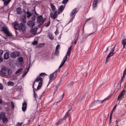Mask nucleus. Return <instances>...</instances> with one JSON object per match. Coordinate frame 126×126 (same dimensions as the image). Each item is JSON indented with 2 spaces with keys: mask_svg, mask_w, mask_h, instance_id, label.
Masks as SVG:
<instances>
[{
  "mask_svg": "<svg viewBox=\"0 0 126 126\" xmlns=\"http://www.w3.org/2000/svg\"><path fill=\"white\" fill-rule=\"evenodd\" d=\"M72 47H70L68 48L66 55L64 57L63 60L62 61L61 63L59 66V68L61 67L65 63L67 60V58L68 56H70L71 52V51Z\"/></svg>",
  "mask_w": 126,
  "mask_h": 126,
  "instance_id": "f257e3e1",
  "label": "nucleus"
},
{
  "mask_svg": "<svg viewBox=\"0 0 126 126\" xmlns=\"http://www.w3.org/2000/svg\"><path fill=\"white\" fill-rule=\"evenodd\" d=\"M0 72L4 76L8 75H11L12 73V71L11 69L7 68L6 67H3L0 70Z\"/></svg>",
  "mask_w": 126,
  "mask_h": 126,
  "instance_id": "f03ea898",
  "label": "nucleus"
},
{
  "mask_svg": "<svg viewBox=\"0 0 126 126\" xmlns=\"http://www.w3.org/2000/svg\"><path fill=\"white\" fill-rule=\"evenodd\" d=\"M2 31L4 32L7 36H12V33H10L8 30V28L5 27H4L2 28Z\"/></svg>",
  "mask_w": 126,
  "mask_h": 126,
  "instance_id": "7ed1b4c3",
  "label": "nucleus"
},
{
  "mask_svg": "<svg viewBox=\"0 0 126 126\" xmlns=\"http://www.w3.org/2000/svg\"><path fill=\"white\" fill-rule=\"evenodd\" d=\"M19 55V53L17 51H14L12 52L11 54V57L15 58L16 57L18 56Z\"/></svg>",
  "mask_w": 126,
  "mask_h": 126,
  "instance_id": "20e7f679",
  "label": "nucleus"
},
{
  "mask_svg": "<svg viewBox=\"0 0 126 126\" xmlns=\"http://www.w3.org/2000/svg\"><path fill=\"white\" fill-rule=\"evenodd\" d=\"M28 25L30 28H32L35 25V23L34 21L30 20L27 22Z\"/></svg>",
  "mask_w": 126,
  "mask_h": 126,
  "instance_id": "39448f33",
  "label": "nucleus"
},
{
  "mask_svg": "<svg viewBox=\"0 0 126 126\" xmlns=\"http://www.w3.org/2000/svg\"><path fill=\"white\" fill-rule=\"evenodd\" d=\"M107 99H105L103 100H97L95 101L94 102H92L91 105H94L95 104H98L99 103H102L105 100H106Z\"/></svg>",
  "mask_w": 126,
  "mask_h": 126,
  "instance_id": "423d86ee",
  "label": "nucleus"
},
{
  "mask_svg": "<svg viewBox=\"0 0 126 126\" xmlns=\"http://www.w3.org/2000/svg\"><path fill=\"white\" fill-rule=\"evenodd\" d=\"M20 30H21L22 32H24L26 28L25 24L24 23H21L20 24Z\"/></svg>",
  "mask_w": 126,
  "mask_h": 126,
  "instance_id": "0eeeda50",
  "label": "nucleus"
},
{
  "mask_svg": "<svg viewBox=\"0 0 126 126\" xmlns=\"http://www.w3.org/2000/svg\"><path fill=\"white\" fill-rule=\"evenodd\" d=\"M126 91L124 90L120 93L119 95L118 96L117 99L119 100L126 93Z\"/></svg>",
  "mask_w": 126,
  "mask_h": 126,
  "instance_id": "6e6552de",
  "label": "nucleus"
},
{
  "mask_svg": "<svg viewBox=\"0 0 126 126\" xmlns=\"http://www.w3.org/2000/svg\"><path fill=\"white\" fill-rule=\"evenodd\" d=\"M57 12H53L54 13L53 15V13H51L50 15V16L53 19H55L57 17Z\"/></svg>",
  "mask_w": 126,
  "mask_h": 126,
  "instance_id": "1a4fd4ad",
  "label": "nucleus"
},
{
  "mask_svg": "<svg viewBox=\"0 0 126 126\" xmlns=\"http://www.w3.org/2000/svg\"><path fill=\"white\" fill-rule=\"evenodd\" d=\"M57 73L56 71L53 72L52 74H51L49 77L50 79H54L55 76H56Z\"/></svg>",
  "mask_w": 126,
  "mask_h": 126,
  "instance_id": "9d476101",
  "label": "nucleus"
},
{
  "mask_svg": "<svg viewBox=\"0 0 126 126\" xmlns=\"http://www.w3.org/2000/svg\"><path fill=\"white\" fill-rule=\"evenodd\" d=\"M126 75V68L125 69L124 71L123 72V76L121 78V83H122L124 79L125 78Z\"/></svg>",
  "mask_w": 126,
  "mask_h": 126,
  "instance_id": "9b49d317",
  "label": "nucleus"
},
{
  "mask_svg": "<svg viewBox=\"0 0 126 126\" xmlns=\"http://www.w3.org/2000/svg\"><path fill=\"white\" fill-rule=\"evenodd\" d=\"M27 104L26 102H24L22 103V110L23 111H24L26 110L27 108Z\"/></svg>",
  "mask_w": 126,
  "mask_h": 126,
  "instance_id": "f8f14e48",
  "label": "nucleus"
},
{
  "mask_svg": "<svg viewBox=\"0 0 126 126\" xmlns=\"http://www.w3.org/2000/svg\"><path fill=\"white\" fill-rule=\"evenodd\" d=\"M14 27L15 29L16 30L20 29V26L18 24V23L16 22L14 24Z\"/></svg>",
  "mask_w": 126,
  "mask_h": 126,
  "instance_id": "ddd939ff",
  "label": "nucleus"
},
{
  "mask_svg": "<svg viewBox=\"0 0 126 126\" xmlns=\"http://www.w3.org/2000/svg\"><path fill=\"white\" fill-rule=\"evenodd\" d=\"M50 7L53 12H57V10L56 8L53 4H50Z\"/></svg>",
  "mask_w": 126,
  "mask_h": 126,
  "instance_id": "4468645a",
  "label": "nucleus"
},
{
  "mask_svg": "<svg viewBox=\"0 0 126 126\" xmlns=\"http://www.w3.org/2000/svg\"><path fill=\"white\" fill-rule=\"evenodd\" d=\"M122 43L123 45V48L124 49L125 48L126 45V39L123 38L122 40Z\"/></svg>",
  "mask_w": 126,
  "mask_h": 126,
  "instance_id": "2eb2a0df",
  "label": "nucleus"
},
{
  "mask_svg": "<svg viewBox=\"0 0 126 126\" xmlns=\"http://www.w3.org/2000/svg\"><path fill=\"white\" fill-rule=\"evenodd\" d=\"M98 0H94L93 4V9L94 10L96 7L97 3Z\"/></svg>",
  "mask_w": 126,
  "mask_h": 126,
  "instance_id": "dca6fc26",
  "label": "nucleus"
},
{
  "mask_svg": "<svg viewBox=\"0 0 126 126\" xmlns=\"http://www.w3.org/2000/svg\"><path fill=\"white\" fill-rule=\"evenodd\" d=\"M9 57V54L8 52H6L4 55V58L5 60H7Z\"/></svg>",
  "mask_w": 126,
  "mask_h": 126,
  "instance_id": "f3484780",
  "label": "nucleus"
},
{
  "mask_svg": "<svg viewBox=\"0 0 126 126\" xmlns=\"http://www.w3.org/2000/svg\"><path fill=\"white\" fill-rule=\"evenodd\" d=\"M43 17L42 15L40 16L37 17V22L39 23L42 21L44 20Z\"/></svg>",
  "mask_w": 126,
  "mask_h": 126,
  "instance_id": "a211bd4d",
  "label": "nucleus"
},
{
  "mask_svg": "<svg viewBox=\"0 0 126 126\" xmlns=\"http://www.w3.org/2000/svg\"><path fill=\"white\" fill-rule=\"evenodd\" d=\"M16 11L18 14L20 15L22 13L21 9L20 7H18L16 9Z\"/></svg>",
  "mask_w": 126,
  "mask_h": 126,
  "instance_id": "6ab92c4d",
  "label": "nucleus"
},
{
  "mask_svg": "<svg viewBox=\"0 0 126 126\" xmlns=\"http://www.w3.org/2000/svg\"><path fill=\"white\" fill-rule=\"evenodd\" d=\"M76 9H74L71 12L70 14V15L71 16H72L73 15H75L77 13Z\"/></svg>",
  "mask_w": 126,
  "mask_h": 126,
  "instance_id": "aec40b11",
  "label": "nucleus"
},
{
  "mask_svg": "<svg viewBox=\"0 0 126 126\" xmlns=\"http://www.w3.org/2000/svg\"><path fill=\"white\" fill-rule=\"evenodd\" d=\"M30 67L27 69L23 73L22 75V76L23 77H24L28 73L29 71V69Z\"/></svg>",
  "mask_w": 126,
  "mask_h": 126,
  "instance_id": "412c9836",
  "label": "nucleus"
},
{
  "mask_svg": "<svg viewBox=\"0 0 126 126\" xmlns=\"http://www.w3.org/2000/svg\"><path fill=\"white\" fill-rule=\"evenodd\" d=\"M23 59L22 57H20L17 59V62L20 63L23 62Z\"/></svg>",
  "mask_w": 126,
  "mask_h": 126,
  "instance_id": "4be33fe9",
  "label": "nucleus"
},
{
  "mask_svg": "<svg viewBox=\"0 0 126 126\" xmlns=\"http://www.w3.org/2000/svg\"><path fill=\"white\" fill-rule=\"evenodd\" d=\"M42 80V79L40 77H37V78L35 80L34 82H39V81H40V82Z\"/></svg>",
  "mask_w": 126,
  "mask_h": 126,
  "instance_id": "5701e85b",
  "label": "nucleus"
},
{
  "mask_svg": "<svg viewBox=\"0 0 126 126\" xmlns=\"http://www.w3.org/2000/svg\"><path fill=\"white\" fill-rule=\"evenodd\" d=\"M115 53V52H114V53H113L111 52H110L108 54V55L107 56V58H109L111 56L113 55Z\"/></svg>",
  "mask_w": 126,
  "mask_h": 126,
  "instance_id": "b1692460",
  "label": "nucleus"
},
{
  "mask_svg": "<svg viewBox=\"0 0 126 126\" xmlns=\"http://www.w3.org/2000/svg\"><path fill=\"white\" fill-rule=\"evenodd\" d=\"M5 117V114L2 113L0 114V120H1L3 118Z\"/></svg>",
  "mask_w": 126,
  "mask_h": 126,
  "instance_id": "393cba45",
  "label": "nucleus"
},
{
  "mask_svg": "<svg viewBox=\"0 0 126 126\" xmlns=\"http://www.w3.org/2000/svg\"><path fill=\"white\" fill-rule=\"evenodd\" d=\"M48 36L49 37L50 39L51 40H53L54 39V37L53 35L51 33H48Z\"/></svg>",
  "mask_w": 126,
  "mask_h": 126,
  "instance_id": "a878e982",
  "label": "nucleus"
},
{
  "mask_svg": "<svg viewBox=\"0 0 126 126\" xmlns=\"http://www.w3.org/2000/svg\"><path fill=\"white\" fill-rule=\"evenodd\" d=\"M64 7L63 5H61L59 7V12H61L64 9Z\"/></svg>",
  "mask_w": 126,
  "mask_h": 126,
  "instance_id": "bb28decb",
  "label": "nucleus"
},
{
  "mask_svg": "<svg viewBox=\"0 0 126 126\" xmlns=\"http://www.w3.org/2000/svg\"><path fill=\"white\" fill-rule=\"evenodd\" d=\"M26 13L27 15V17L28 18H30L32 16L31 13L29 11L27 12Z\"/></svg>",
  "mask_w": 126,
  "mask_h": 126,
  "instance_id": "cd10ccee",
  "label": "nucleus"
},
{
  "mask_svg": "<svg viewBox=\"0 0 126 126\" xmlns=\"http://www.w3.org/2000/svg\"><path fill=\"white\" fill-rule=\"evenodd\" d=\"M7 84L9 86H12L14 85V83L12 81H10L7 83Z\"/></svg>",
  "mask_w": 126,
  "mask_h": 126,
  "instance_id": "c85d7f7f",
  "label": "nucleus"
},
{
  "mask_svg": "<svg viewBox=\"0 0 126 126\" xmlns=\"http://www.w3.org/2000/svg\"><path fill=\"white\" fill-rule=\"evenodd\" d=\"M10 1L11 0H5L4 1H4V5H7L9 3Z\"/></svg>",
  "mask_w": 126,
  "mask_h": 126,
  "instance_id": "c756f323",
  "label": "nucleus"
},
{
  "mask_svg": "<svg viewBox=\"0 0 126 126\" xmlns=\"http://www.w3.org/2000/svg\"><path fill=\"white\" fill-rule=\"evenodd\" d=\"M1 120L3 121V122L5 123H6L8 121L7 118L5 117H4V118H2Z\"/></svg>",
  "mask_w": 126,
  "mask_h": 126,
  "instance_id": "7c9ffc66",
  "label": "nucleus"
},
{
  "mask_svg": "<svg viewBox=\"0 0 126 126\" xmlns=\"http://www.w3.org/2000/svg\"><path fill=\"white\" fill-rule=\"evenodd\" d=\"M32 17H31V19L32 20V21H34L36 18V17L35 15H33L32 16Z\"/></svg>",
  "mask_w": 126,
  "mask_h": 126,
  "instance_id": "2f4dec72",
  "label": "nucleus"
},
{
  "mask_svg": "<svg viewBox=\"0 0 126 126\" xmlns=\"http://www.w3.org/2000/svg\"><path fill=\"white\" fill-rule=\"evenodd\" d=\"M22 70V69L21 68L18 69L17 71H16L15 73L16 74H17L18 73L21 72Z\"/></svg>",
  "mask_w": 126,
  "mask_h": 126,
  "instance_id": "473e14b6",
  "label": "nucleus"
},
{
  "mask_svg": "<svg viewBox=\"0 0 126 126\" xmlns=\"http://www.w3.org/2000/svg\"><path fill=\"white\" fill-rule=\"evenodd\" d=\"M42 84L41 82H39L37 88V90H38L40 89L42 85Z\"/></svg>",
  "mask_w": 126,
  "mask_h": 126,
  "instance_id": "72a5a7b5",
  "label": "nucleus"
},
{
  "mask_svg": "<svg viewBox=\"0 0 126 126\" xmlns=\"http://www.w3.org/2000/svg\"><path fill=\"white\" fill-rule=\"evenodd\" d=\"M33 91L34 92V95H33V97L34 98L36 101V98L37 97V95L35 93V92L34 90H33Z\"/></svg>",
  "mask_w": 126,
  "mask_h": 126,
  "instance_id": "f704fd0d",
  "label": "nucleus"
},
{
  "mask_svg": "<svg viewBox=\"0 0 126 126\" xmlns=\"http://www.w3.org/2000/svg\"><path fill=\"white\" fill-rule=\"evenodd\" d=\"M68 113H66L65 115H64V118L62 119V121L64 120L67 117L68 115Z\"/></svg>",
  "mask_w": 126,
  "mask_h": 126,
  "instance_id": "c9c22d12",
  "label": "nucleus"
},
{
  "mask_svg": "<svg viewBox=\"0 0 126 126\" xmlns=\"http://www.w3.org/2000/svg\"><path fill=\"white\" fill-rule=\"evenodd\" d=\"M113 112L112 111H111V113H110V117L109 122L110 123L111 122V119L112 118V114H113Z\"/></svg>",
  "mask_w": 126,
  "mask_h": 126,
  "instance_id": "e433bc0d",
  "label": "nucleus"
},
{
  "mask_svg": "<svg viewBox=\"0 0 126 126\" xmlns=\"http://www.w3.org/2000/svg\"><path fill=\"white\" fill-rule=\"evenodd\" d=\"M45 45L44 43H40L38 46V47H40L43 46Z\"/></svg>",
  "mask_w": 126,
  "mask_h": 126,
  "instance_id": "4c0bfd02",
  "label": "nucleus"
},
{
  "mask_svg": "<svg viewBox=\"0 0 126 126\" xmlns=\"http://www.w3.org/2000/svg\"><path fill=\"white\" fill-rule=\"evenodd\" d=\"M61 84V82L60 81L56 85V88L57 89L59 87V86H60Z\"/></svg>",
  "mask_w": 126,
  "mask_h": 126,
  "instance_id": "58836bf2",
  "label": "nucleus"
},
{
  "mask_svg": "<svg viewBox=\"0 0 126 126\" xmlns=\"http://www.w3.org/2000/svg\"><path fill=\"white\" fill-rule=\"evenodd\" d=\"M11 106L12 107V109H13L14 108V104L13 102L12 101L11 102Z\"/></svg>",
  "mask_w": 126,
  "mask_h": 126,
  "instance_id": "ea45409f",
  "label": "nucleus"
},
{
  "mask_svg": "<svg viewBox=\"0 0 126 126\" xmlns=\"http://www.w3.org/2000/svg\"><path fill=\"white\" fill-rule=\"evenodd\" d=\"M59 51H58V50H56V49L55 50V54L57 55L58 56V55L59 54Z\"/></svg>",
  "mask_w": 126,
  "mask_h": 126,
  "instance_id": "a19ab883",
  "label": "nucleus"
},
{
  "mask_svg": "<svg viewBox=\"0 0 126 126\" xmlns=\"http://www.w3.org/2000/svg\"><path fill=\"white\" fill-rule=\"evenodd\" d=\"M62 121H62V119L61 120H59L58 121V122H57V123H56V124L57 125H58L60 124H61V122Z\"/></svg>",
  "mask_w": 126,
  "mask_h": 126,
  "instance_id": "79ce46f5",
  "label": "nucleus"
},
{
  "mask_svg": "<svg viewBox=\"0 0 126 126\" xmlns=\"http://www.w3.org/2000/svg\"><path fill=\"white\" fill-rule=\"evenodd\" d=\"M72 109V108L71 107V106H70V107H69V110H68V111H67V112H66V113H69V112Z\"/></svg>",
  "mask_w": 126,
  "mask_h": 126,
  "instance_id": "37998d69",
  "label": "nucleus"
},
{
  "mask_svg": "<svg viewBox=\"0 0 126 126\" xmlns=\"http://www.w3.org/2000/svg\"><path fill=\"white\" fill-rule=\"evenodd\" d=\"M78 35L77 36L75 40V41L74 42V44L75 45L76 44V43H77V42L78 41Z\"/></svg>",
  "mask_w": 126,
  "mask_h": 126,
  "instance_id": "c03bdc74",
  "label": "nucleus"
},
{
  "mask_svg": "<svg viewBox=\"0 0 126 126\" xmlns=\"http://www.w3.org/2000/svg\"><path fill=\"white\" fill-rule=\"evenodd\" d=\"M23 123L22 122H21L20 123H18L16 125V126H21L22 125Z\"/></svg>",
  "mask_w": 126,
  "mask_h": 126,
  "instance_id": "a18cd8bd",
  "label": "nucleus"
},
{
  "mask_svg": "<svg viewBox=\"0 0 126 126\" xmlns=\"http://www.w3.org/2000/svg\"><path fill=\"white\" fill-rule=\"evenodd\" d=\"M50 21H48L47 23L46 24H45V26L46 27L48 26L50 24Z\"/></svg>",
  "mask_w": 126,
  "mask_h": 126,
  "instance_id": "49530a36",
  "label": "nucleus"
},
{
  "mask_svg": "<svg viewBox=\"0 0 126 126\" xmlns=\"http://www.w3.org/2000/svg\"><path fill=\"white\" fill-rule=\"evenodd\" d=\"M37 43L38 42L37 41H34L32 42V44L33 45H36L37 44Z\"/></svg>",
  "mask_w": 126,
  "mask_h": 126,
  "instance_id": "de8ad7c7",
  "label": "nucleus"
},
{
  "mask_svg": "<svg viewBox=\"0 0 126 126\" xmlns=\"http://www.w3.org/2000/svg\"><path fill=\"white\" fill-rule=\"evenodd\" d=\"M3 51L2 50H0V57H1V56L3 53Z\"/></svg>",
  "mask_w": 126,
  "mask_h": 126,
  "instance_id": "09e8293b",
  "label": "nucleus"
},
{
  "mask_svg": "<svg viewBox=\"0 0 126 126\" xmlns=\"http://www.w3.org/2000/svg\"><path fill=\"white\" fill-rule=\"evenodd\" d=\"M3 89V86L2 84L0 83V89L2 90Z\"/></svg>",
  "mask_w": 126,
  "mask_h": 126,
  "instance_id": "8fccbe9b",
  "label": "nucleus"
},
{
  "mask_svg": "<svg viewBox=\"0 0 126 126\" xmlns=\"http://www.w3.org/2000/svg\"><path fill=\"white\" fill-rule=\"evenodd\" d=\"M60 46V45L59 44H58L56 47V50H58Z\"/></svg>",
  "mask_w": 126,
  "mask_h": 126,
  "instance_id": "3c124183",
  "label": "nucleus"
},
{
  "mask_svg": "<svg viewBox=\"0 0 126 126\" xmlns=\"http://www.w3.org/2000/svg\"><path fill=\"white\" fill-rule=\"evenodd\" d=\"M67 0H64L63 1V4H65L66 3L68 2Z\"/></svg>",
  "mask_w": 126,
  "mask_h": 126,
  "instance_id": "603ef678",
  "label": "nucleus"
},
{
  "mask_svg": "<svg viewBox=\"0 0 126 126\" xmlns=\"http://www.w3.org/2000/svg\"><path fill=\"white\" fill-rule=\"evenodd\" d=\"M34 13L36 15H37V16H38V14L37 13H36V10H35V9H34Z\"/></svg>",
  "mask_w": 126,
  "mask_h": 126,
  "instance_id": "864d4df0",
  "label": "nucleus"
},
{
  "mask_svg": "<svg viewBox=\"0 0 126 126\" xmlns=\"http://www.w3.org/2000/svg\"><path fill=\"white\" fill-rule=\"evenodd\" d=\"M116 106H117V104H116V105H115L114 106V108H113V109H112V110L111 111H112V112H113V111L114 110V109H116Z\"/></svg>",
  "mask_w": 126,
  "mask_h": 126,
  "instance_id": "5fc2aeb1",
  "label": "nucleus"
},
{
  "mask_svg": "<svg viewBox=\"0 0 126 126\" xmlns=\"http://www.w3.org/2000/svg\"><path fill=\"white\" fill-rule=\"evenodd\" d=\"M22 21L24 23H25L26 22V18H25V19H22Z\"/></svg>",
  "mask_w": 126,
  "mask_h": 126,
  "instance_id": "6e6d98bb",
  "label": "nucleus"
},
{
  "mask_svg": "<svg viewBox=\"0 0 126 126\" xmlns=\"http://www.w3.org/2000/svg\"><path fill=\"white\" fill-rule=\"evenodd\" d=\"M114 49H115V47H114L111 50L110 52H113L114 50Z\"/></svg>",
  "mask_w": 126,
  "mask_h": 126,
  "instance_id": "4d7b16f0",
  "label": "nucleus"
},
{
  "mask_svg": "<svg viewBox=\"0 0 126 126\" xmlns=\"http://www.w3.org/2000/svg\"><path fill=\"white\" fill-rule=\"evenodd\" d=\"M52 79H49V81L48 82V85L47 86H48L49 84L51 83V82L52 81Z\"/></svg>",
  "mask_w": 126,
  "mask_h": 126,
  "instance_id": "13d9d810",
  "label": "nucleus"
},
{
  "mask_svg": "<svg viewBox=\"0 0 126 126\" xmlns=\"http://www.w3.org/2000/svg\"><path fill=\"white\" fill-rule=\"evenodd\" d=\"M44 20H43L40 23V25H41L44 22Z\"/></svg>",
  "mask_w": 126,
  "mask_h": 126,
  "instance_id": "bf43d9fd",
  "label": "nucleus"
},
{
  "mask_svg": "<svg viewBox=\"0 0 126 126\" xmlns=\"http://www.w3.org/2000/svg\"><path fill=\"white\" fill-rule=\"evenodd\" d=\"M64 94H62L61 95V97H60V98H61V100L63 98V96H64Z\"/></svg>",
  "mask_w": 126,
  "mask_h": 126,
  "instance_id": "052dcab7",
  "label": "nucleus"
},
{
  "mask_svg": "<svg viewBox=\"0 0 126 126\" xmlns=\"http://www.w3.org/2000/svg\"><path fill=\"white\" fill-rule=\"evenodd\" d=\"M45 73H41L40 74V76H42L43 75H44L45 74Z\"/></svg>",
  "mask_w": 126,
  "mask_h": 126,
  "instance_id": "680f3d73",
  "label": "nucleus"
},
{
  "mask_svg": "<svg viewBox=\"0 0 126 126\" xmlns=\"http://www.w3.org/2000/svg\"><path fill=\"white\" fill-rule=\"evenodd\" d=\"M17 78H13L12 80L15 81V80H17Z\"/></svg>",
  "mask_w": 126,
  "mask_h": 126,
  "instance_id": "e2e57ef3",
  "label": "nucleus"
},
{
  "mask_svg": "<svg viewBox=\"0 0 126 126\" xmlns=\"http://www.w3.org/2000/svg\"><path fill=\"white\" fill-rule=\"evenodd\" d=\"M3 60V59L2 58L0 57V63H1Z\"/></svg>",
  "mask_w": 126,
  "mask_h": 126,
  "instance_id": "0e129e2a",
  "label": "nucleus"
},
{
  "mask_svg": "<svg viewBox=\"0 0 126 126\" xmlns=\"http://www.w3.org/2000/svg\"><path fill=\"white\" fill-rule=\"evenodd\" d=\"M108 58H107V57L106 59V62H105L106 63H107L108 62L109 59H108Z\"/></svg>",
  "mask_w": 126,
  "mask_h": 126,
  "instance_id": "69168bd1",
  "label": "nucleus"
},
{
  "mask_svg": "<svg viewBox=\"0 0 126 126\" xmlns=\"http://www.w3.org/2000/svg\"><path fill=\"white\" fill-rule=\"evenodd\" d=\"M74 16H72V18H71V19H70V21H72L73 20V19L74 18Z\"/></svg>",
  "mask_w": 126,
  "mask_h": 126,
  "instance_id": "338daca9",
  "label": "nucleus"
},
{
  "mask_svg": "<svg viewBox=\"0 0 126 126\" xmlns=\"http://www.w3.org/2000/svg\"><path fill=\"white\" fill-rule=\"evenodd\" d=\"M74 16H72V18H71V19H70V21H72L73 20V19L74 18Z\"/></svg>",
  "mask_w": 126,
  "mask_h": 126,
  "instance_id": "774afa93",
  "label": "nucleus"
}]
</instances>
